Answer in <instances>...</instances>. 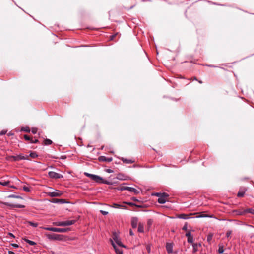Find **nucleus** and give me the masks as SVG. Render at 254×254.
I'll use <instances>...</instances> for the list:
<instances>
[{"label": "nucleus", "mask_w": 254, "mask_h": 254, "mask_svg": "<svg viewBox=\"0 0 254 254\" xmlns=\"http://www.w3.org/2000/svg\"><path fill=\"white\" fill-rule=\"evenodd\" d=\"M76 222V220H66L64 221H60L55 223L56 225L58 226H70L74 224Z\"/></svg>", "instance_id": "1"}, {"label": "nucleus", "mask_w": 254, "mask_h": 254, "mask_svg": "<svg viewBox=\"0 0 254 254\" xmlns=\"http://www.w3.org/2000/svg\"><path fill=\"white\" fill-rule=\"evenodd\" d=\"M118 190H120L121 191L127 190L131 192H133L135 194H137L139 193V191L136 190V189L130 187H127V186H121L118 189Z\"/></svg>", "instance_id": "2"}, {"label": "nucleus", "mask_w": 254, "mask_h": 254, "mask_svg": "<svg viewBox=\"0 0 254 254\" xmlns=\"http://www.w3.org/2000/svg\"><path fill=\"white\" fill-rule=\"evenodd\" d=\"M45 229L56 232L65 233L69 230V228H61L56 227H46Z\"/></svg>", "instance_id": "3"}, {"label": "nucleus", "mask_w": 254, "mask_h": 254, "mask_svg": "<svg viewBox=\"0 0 254 254\" xmlns=\"http://www.w3.org/2000/svg\"><path fill=\"white\" fill-rule=\"evenodd\" d=\"M84 175L97 183L103 180V178L97 175L92 174L87 172H85Z\"/></svg>", "instance_id": "4"}, {"label": "nucleus", "mask_w": 254, "mask_h": 254, "mask_svg": "<svg viewBox=\"0 0 254 254\" xmlns=\"http://www.w3.org/2000/svg\"><path fill=\"white\" fill-rule=\"evenodd\" d=\"M63 236L55 233H50L47 234V237L50 240H61L62 239Z\"/></svg>", "instance_id": "5"}, {"label": "nucleus", "mask_w": 254, "mask_h": 254, "mask_svg": "<svg viewBox=\"0 0 254 254\" xmlns=\"http://www.w3.org/2000/svg\"><path fill=\"white\" fill-rule=\"evenodd\" d=\"M9 157L10 158H12L14 161H17L20 160H29L28 156H24L21 155H18L17 156H10Z\"/></svg>", "instance_id": "6"}, {"label": "nucleus", "mask_w": 254, "mask_h": 254, "mask_svg": "<svg viewBox=\"0 0 254 254\" xmlns=\"http://www.w3.org/2000/svg\"><path fill=\"white\" fill-rule=\"evenodd\" d=\"M0 204H4L7 206H9L11 208H23L25 206L21 204H14L8 202H0Z\"/></svg>", "instance_id": "7"}, {"label": "nucleus", "mask_w": 254, "mask_h": 254, "mask_svg": "<svg viewBox=\"0 0 254 254\" xmlns=\"http://www.w3.org/2000/svg\"><path fill=\"white\" fill-rule=\"evenodd\" d=\"M48 175L49 177L52 179H60L63 177L62 175L54 171H50L48 173Z\"/></svg>", "instance_id": "8"}, {"label": "nucleus", "mask_w": 254, "mask_h": 254, "mask_svg": "<svg viewBox=\"0 0 254 254\" xmlns=\"http://www.w3.org/2000/svg\"><path fill=\"white\" fill-rule=\"evenodd\" d=\"M113 239L115 241L117 245L122 247H125V246L122 244V242L118 238V235L116 232L113 233L112 236Z\"/></svg>", "instance_id": "9"}, {"label": "nucleus", "mask_w": 254, "mask_h": 254, "mask_svg": "<svg viewBox=\"0 0 254 254\" xmlns=\"http://www.w3.org/2000/svg\"><path fill=\"white\" fill-rule=\"evenodd\" d=\"M47 195L49 196H50L51 197H57V196H60L62 193L61 191L59 190H56V191L53 192H48L47 193Z\"/></svg>", "instance_id": "10"}, {"label": "nucleus", "mask_w": 254, "mask_h": 254, "mask_svg": "<svg viewBox=\"0 0 254 254\" xmlns=\"http://www.w3.org/2000/svg\"><path fill=\"white\" fill-rule=\"evenodd\" d=\"M51 202L54 203L64 204L68 203L65 199L53 198L50 200Z\"/></svg>", "instance_id": "11"}, {"label": "nucleus", "mask_w": 254, "mask_h": 254, "mask_svg": "<svg viewBox=\"0 0 254 254\" xmlns=\"http://www.w3.org/2000/svg\"><path fill=\"white\" fill-rule=\"evenodd\" d=\"M98 160L100 162H111L113 160L112 157H108L107 158L104 156H99L98 158Z\"/></svg>", "instance_id": "12"}, {"label": "nucleus", "mask_w": 254, "mask_h": 254, "mask_svg": "<svg viewBox=\"0 0 254 254\" xmlns=\"http://www.w3.org/2000/svg\"><path fill=\"white\" fill-rule=\"evenodd\" d=\"M138 225V218L136 217H132L131 220V225L133 228H136Z\"/></svg>", "instance_id": "13"}, {"label": "nucleus", "mask_w": 254, "mask_h": 254, "mask_svg": "<svg viewBox=\"0 0 254 254\" xmlns=\"http://www.w3.org/2000/svg\"><path fill=\"white\" fill-rule=\"evenodd\" d=\"M246 190H247V189L246 188L241 187L239 191L237 193V196L239 197H241L244 196V194Z\"/></svg>", "instance_id": "14"}, {"label": "nucleus", "mask_w": 254, "mask_h": 254, "mask_svg": "<svg viewBox=\"0 0 254 254\" xmlns=\"http://www.w3.org/2000/svg\"><path fill=\"white\" fill-rule=\"evenodd\" d=\"M173 244L167 243L166 244V248L168 253L170 254L173 252Z\"/></svg>", "instance_id": "15"}, {"label": "nucleus", "mask_w": 254, "mask_h": 254, "mask_svg": "<svg viewBox=\"0 0 254 254\" xmlns=\"http://www.w3.org/2000/svg\"><path fill=\"white\" fill-rule=\"evenodd\" d=\"M190 215H191V214H187L183 213V214H179L177 216V217L178 218H180V219L186 220V219H188L190 218Z\"/></svg>", "instance_id": "16"}, {"label": "nucleus", "mask_w": 254, "mask_h": 254, "mask_svg": "<svg viewBox=\"0 0 254 254\" xmlns=\"http://www.w3.org/2000/svg\"><path fill=\"white\" fill-rule=\"evenodd\" d=\"M111 242L112 245L114 247L117 254H123L122 250L117 248L115 244L112 240H111Z\"/></svg>", "instance_id": "17"}, {"label": "nucleus", "mask_w": 254, "mask_h": 254, "mask_svg": "<svg viewBox=\"0 0 254 254\" xmlns=\"http://www.w3.org/2000/svg\"><path fill=\"white\" fill-rule=\"evenodd\" d=\"M233 212L238 215H242L245 214L244 209L234 210Z\"/></svg>", "instance_id": "18"}, {"label": "nucleus", "mask_w": 254, "mask_h": 254, "mask_svg": "<svg viewBox=\"0 0 254 254\" xmlns=\"http://www.w3.org/2000/svg\"><path fill=\"white\" fill-rule=\"evenodd\" d=\"M112 207L115 208H124L126 209V207L125 206L118 204V203H113Z\"/></svg>", "instance_id": "19"}, {"label": "nucleus", "mask_w": 254, "mask_h": 254, "mask_svg": "<svg viewBox=\"0 0 254 254\" xmlns=\"http://www.w3.org/2000/svg\"><path fill=\"white\" fill-rule=\"evenodd\" d=\"M121 159L125 163L129 164V163H132L134 162V161H133V160H132L131 159H126V158H125L123 157L121 158Z\"/></svg>", "instance_id": "20"}, {"label": "nucleus", "mask_w": 254, "mask_h": 254, "mask_svg": "<svg viewBox=\"0 0 254 254\" xmlns=\"http://www.w3.org/2000/svg\"><path fill=\"white\" fill-rule=\"evenodd\" d=\"M138 232L139 233H143L144 232V226H143V224L141 223H139L138 224Z\"/></svg>", "instance_id": "21"}, {"label": "nucleus", "mask_w": 254, "mask_h": 254, "mask_svg": "<svg viewBox=\"0 0 254 254\" xmlns=\"http://www.w3.org/2000/svg\"><path fill=\"white\" fill-rule=\"evenodd\" d=\"M153 223V220L151 219H148L147 222V229L149 231L150 228H151L152 224Z\"/></svg>", "instance_id": "22"}, {"label": "nucleus", "mask_w": 254, "mask_h": 254, "mask_svg": "<svg viewBox=\"0 0 254 254\" xmlns=\"http://www.w3.org/2000/svg\"><path fill=\"white\" fill-rule=\"evenodd\" d=\"M7 197L9 198H17V199H23L22 197L19 196V195H15V194H10V195L7 196Z\"/></svg>", "instance_id": "23"}, {"label": "nucleus", "mask_w": 254, "mask_h": 254, "mask_svg": "<svg viewBox=\"0 0 254 254\" xmlns=\"http://www.w3.org/2000/svg\"><path fill=\"white\" fill-rule=\"evenodd\" d=\"M157 201L160 204H164L166 202V199L160 196L158 198Z\"/></svg>", "instance_id": "24"}, {"label": "nucleus", "mask_w": 254, "mask_h": 254, "mask_svg": "<svg viewBox=\"0 0 254 254\" xmlns=\"http://www.w3.org/2000/svg\"><path fill=\"white\" fill-rule=\"evenodd\" d=\"M24 240L31 246H34L36 244L35 242L26 238L24 239Z\"/></svg>", "instance_id": "25"}, {"label": "nucleus", "mask_w": 254, "mask_h": 254, "mask_svg": "<svg viewBox=\"0 0 254 254\" xmlns=\"http://www.w3.org/2000/svg\"><path fill=\"white\" fill-rule=\"evenodd\" d=\"M198 244L197 243L193 244V245H192V247H193L192 252L193 253H196L198 251Z\"/></svg>", "instance_id": "26"}, {"label": "nucleus", "mask_w": 254, "mask_h": 254, "mask_svg": "<svg viewBox=\"0 0 254 254\" xmlns=\"http://www.w3.org/2000/svg\"><path fill=\"white\" fill-rule=\"evenodd\" d=\"M245 214L249 213L254 215V209L252 208H248L246 209H244Z\"/></svg>", "instance_id": "27"}, {"label": "nucleus", "mask_w": 254, "mask_h": 254, "mask_svg": "<svg viewBox=\"0 0 254 254\" xmlns=\"http://www.w3.org/2000/svg\"><path fill=\"white\" fill-rule=\"evenodd\" d=\"M218 247H219V249H218V252L219 254H223V252L224 251L223 246L222 245L219 244L218 245Z\"/></svg>", "instance_id": "28"}, {"label": "nucleus", "mask_w": 254, "mask_h": 254, "mask_svg": "<svg viewBox=\"0 0 254 254\" xmlns=\"http://www.w3.org/2000/svg\"><path fill=\"white\" fill-rule=\"evenodd\" d=\"M126 204L129 205V206H134L138 208H141L142 206L141 205H137L135 203L130 202H125Z\"/></svg>", "instance_id": "29"}, {"label": "nucleus", "mask_w": 254, "mask_h": 254, "mask_svg": "<svg viewBox=\"0 0 254 254\" xmlns=\"http://www.w3.org/2000/svg\"><path fill=\"white\" fill-rule=\"evenodd\" d=\"M117 178L120 180H126V178H125V177L124 176V175L122 174H120V173H119L117 175Z\"/></svg>", "instance_id": "30"}, {"label": "nucleus", "mask_w": 254, "mask_h": 254, "mask_svg": "<svg viewBox=\"0 0 254 254\" xmlns=\"http://www.w3.org/2000/svg\"><path fill=\"white\" fill-rule=\"evenodd\" d=\"M10 181H0V185L3 186H8L10 184Z\"/></svg>", "instance_id": "31"}, {"label": "nucleus", "mask_w": 254, "mask_h": 254, "mask_svg": "<svg viewBox=\"0 0 254 254\" xmlns=\"http://www.w3.org/2000/svg\"><path fill=\"white\" fill-rule=\"evenodd\" d=\"M52 143V141L49 139H46L44 140V144L45 145H50Z\"/></svg>", "instance_id": "32"}, {"label": "nucleus", "mask_w": 254, "mask_h": 254, "mask_svg": "<svg viewBox=\"0 0 254 254\" xmlns=\"http://www.w3.org/2000/svg\"><path fill=\"white\" fill-rule=\"evenodd\" d=\"M29 156L32 158H35L38 157V155L35 152L31 151L29 154Z\"/></svg>", "instance_id": "33"}, {"label": "nucleus", "mask_w": 254, "mask_h": 254, "mask_svg": "<svg viewBox=\"0 0 254 254\" xmlns=\"http://www.w3.org/2000/svg\"><path fill=\"white\" fill-rule=\"evenodd\" d=\"M99 183H102L106 185H110L111 183L109 181L104 180L103 179L102 180H101Z\"/></svg>", "instance_id": "34"}, {"label": "nucleus", "mask_w": 254, "mask_h": 254, "mask_svg": "<svg viewBox=\"0 0 254 254\" xmlns=\"http://www.w3.org/2000/svg\"><path fill=\"white\" fill-rule=\"evenodd\" d=\"M21 130L24 132H29L30 130L28 127H25L21 129Z\"/></svg>", "instance_id": "35"}, {"label": "nucleus", "mask_w": 254, "mask_h": 254, "mask_svg": "<svg viewBox=\"0 0 254 254\" xmlns=\"http://www.w3.org/2000/svg\"><path fill=\"white\" fill-rule=\"evenodd\" d=\"M29 224L31 226H32L33 227H37L38 226V223H35L33 222H29Z\"/></svg>", "instance_id": "36"}, {"label": "nucleus", "mask_w": 254, "mask_h": 254, "mask_svg": "<svg viewBox=\"0 0 254 254\" xmlns=\"http://www.w3.org/2000/svg\"><path fill=\"white\" fill-rule=\"evenodd\" d=\"M23 190L25 191V192H30L31 191L30 188L26 186H23Z\"/></svg>", "instance_id": "37"}, {"label": "nucleus", "mask_w": 254, "mask_h": 254, "mask_svg": "<svg viewBox=\"0 0 254 254\" xmlns=\"http://www.w3.org/2000/svg\"><path fill=\"white\" fill-rule=\"evenodd\" d=\"M24 138L27 141H30L31 142L32 140V138L26 134L24 135Z\"/></svg>", "instance_id": "38"}, {"label": "nucleus", "mask_w": 254, "mask_h": 254, "mask_svg": "<svg viewBox=\"0 0 254 254\" xmlns=\"http://www.w3.org/2000/svg\"><path fill=\"white\" fill-rule=\"evenodd\" d=\"M187 241H188V242L189 243H192L193 242V236L188 237Z\"/></svg>", "instance_id": "39"}, {"label": "nucleus", "mask_w": 254, "mask_h": 254, "mask_svg": "<svg viewBox=\"0 0 254 254\" xmlns=\"http://www.w3.org/2000/svg\"><path fill=\"white\" fill-rule=\"evenodd\" d=\"M161 196L166 199L169 196V195L166 192L161 193Z\"/></svg>", "instance_id": "40"}, {"label": "nucleus", "mask_w": 254, "mask_h": 254, "mask_svg": "<svg viewBox=\"0 0 254 254\" xmlns=\"http://www.w3.org/2000/svg\"><path fill=\"white\" fill-rule=\"evenodd\" d=\"M187 228H188V224L187 222H186L182 228V230L184 231H186L187 230Z\"/></svg>", "instance_id": "41"}, {"label": "nucleus", "mask_w": 254, "mask_h": 254, "mask_svg": "<svg viewBox=\"0 0 254 254\" xmlns=\"http://www.w3.org/2000/svg\"><path fill=\"white\" fill-rule=\"evenodd\" d=\"M146 250L148 253L151 252V246L150 245H147L146 247Z\"/></svg>", "instance_id": "42"}, {"label": "nucleus", "mask_w": 254, "mask_h": 254, "mask_svg": "<svg viewBox=\"0 0 254 254\" xmlns=\"http://www.w3.org/2000/svg\"><path fill=\"white\" fill-rule=\"evenodd\" d=\"M37 128H32V129H31V132L35 134L37 133Z\"/></svg>", "instance_id": "43"}, {"label": "nucleus", "mask_w": 254, "mask_h": 254, "mask_svg": "<svg viewBox=\"0 0 254 254\" xmlns=\"http://www.w3.org/2000/svg\"><path fill=\"white\" fill-rule=\"evenodd\" d=\"M232 233V231L231 230L228 231L226 233V237L227 238L231 236Z\"/></svg>", "instance_id": "44"}, {"label": "nucleus", "mask_w": 254, "mask_h": 254, "mask_svg": "<svg viewBox=\"0 0 254 254\" xmlns=\"http://www.w3.org/2000/svg\"><path fill=\"white\" fill-rule=\"evenodd\" d=\"M100 213L103 215H106L108 214V212L107 211L104 210H100Z\"/></svg>", "instance_id": "45"}, {"label": "nucleus", "mask_w": 254, "mask_h": 254, "mask_svg": "<svg viewBox=\"0 0 254 254\" xmlns=\"http://www.w3.org/2000/svg\"><path fill=\"white\" fill-rule=\"evenodd\" d=\"M185 235L187 238L192 236L190 231H188L186 233Z\"/></svg>", "instance_id": "46"}, {"label": "nucleus", "mask_w": 254, "mask_h": 254, "mask_svg": "<svg viewBox=\"0 0 254 254\" xmlns=\"http://www.w3.org/2000/svg\"><path fill=\"white\" fill-rule=\"evenodd\" d=\"M118 34V33H116V34H114V35H112L110 36V39L111 40H114L115 37L116 36V35Z\"/></svg>", "instance_id": "47"}, {"label": "nucleus", "mask_w": 254, "mask_h": 254, "mask_svg": "<svg viewBox=\"0 0 254 254\" xmlns=\"http://www.w3.org/2000/svg\"><path fill=\"white\" fill-rule=\"evenodd\" d=\"M39 142V140L37 139H35V140H33L32 139V140L31 141V143H37Z\"/></svg>", "instance_id": "48"}, {"label": "nucleus", "mask_w": 254, "mask_h": 254, "mask_svg": "<svg viewBox=\"0 0 254 254\" xmlns=\"http://www.w3.org/2000/svg\"><path fill=\"white\" fill-rule=\"evenodd\" d=\"M105 171L108 173H111L114 172L113 170H111L110 169H107L105 170Z\"/></svg>", "instance_id": "49"}, {"label": "nucleus", "mask_w": 254, "mask_h": 254, "mask_svg": "<svg viewBox=\"0 0 254 254\" xmlns=\"http://www.w3.org/2000/svg\"><path fill=\"white\" fill-rule=\"evenodd\" d=\"M7 132V131L6 130H2L0 132V135H3L4 134H6V133Z\"/></svg>", "instance_id": "50"}, {"label": "nucleus", "mask_w": 254, "mask_h": 254, "mask_svg": "<svg viewBox=\"0 0 254 254\" xmlns=\"http://www.w3.org/2000/svg\"><path fill=\"white\" fill-rule=\"evenodd\" d=\"M11 246L13 247L14 248H17L19 247V245L15 243H12L11 244Z\"/></svg>", "instance_id": "51"}, {"label": "nucleus", "mask_w": 254, "mask_h": 254, "mask_svg": "<svg viewBox=\"0 0 254 254\" xmlns=\"http://www.w3.org/2000/svg\"><path fill=\"white\" fill-rule=\"evenodd\" d=\"M161 192H156L154 195L155 196H158L159 198L161 196Z\"/></svg>", "instance_id": "52"}, {"label": "nucleus", "mask_w": 254, "mask_h": 254, "mask_svg": "<svg viewBox=\"0 0 254 254\" xmlns=\"http://www.w3.org/2000/svg\"><path fill=\"white\" fill-rule=\"evenodd\" d=\"M8 235L13 238H15V236L11 232H9Z\"/></svg>", "instance_id": "53"}, {"label": "nucleus", "mask_w": 254, "mask_h": 254, "mask_svg": "<svg viewBox=\"0 0 254 254\" xmlns=\"http://www.w3.org/2000/svg\"><path fill=\"white\" fill-rule=\"evenodd\" d=\"M206 65L207 66H208V67H217V66H216L215 65H212V64H206Z\"/></svg>", "instance_id": "54"}, {"label": "nucleus", "mask_w": 254, "mask_h": 254, "mask_svg": "<svg viewBox=\"0 0 254 254\" xmlns=\"http://www.w3.org/2000/svg\"><path fill=\"white\" fill-rule=\"evenodd\" d=\"M131 199L134 201H138V200L137 199V198L136 197H133L131 198Z\"/></svg>", "instance_id": "55"}, {"label": "nucleus", "mask_w": 254, "mask_h": 254, "mask_svg": "<svg viewBox=\"0 0 254 254\" xmlns=\"http://www.w3.org/2000/svg\"><path fill=\"white\" fill-rule=\"evenodd\" d=\"M129 234H130V235H131V236H133V235H134V233H133V232L132 230H131V229H130V231H129Z\"/></svg>", "instance_id": "56"}, {"label": "nucleus", "mask_w": 254, "mask_h": 254, "mask_svg": "<svg viewBox=\"0 0 254 254\" xmlns=\"http://www.w3.org/2000/svg\"><path fill=\"white\" fill-rule=\"evenodd\" d=\"M8 254H15V253L11 251H8Z\"/></svg>", "instance_id": "57"}, {"label": "nucleus", "mask_w": 254, "mask_h": 254, "mask_svg": "<svg viewBox=\"0 0 254 254\" xmlns=\"http://www.w3.org/2000/svg\"><path fill=\"white\" fill-rule=\"evenodd\" d=\"M10 188H14V189H16V187H15V186H13V185H12V186H10Z\"/></svg>", "instance_id": "58"}, {"label": "nucleus", "mask_w": 254, "mask_h": 254, "mask_svg": "<svg viewBox=\"0 0 254 254\" xmlns=\"http://www.w3.org/2000/svg\"><path fill=\"white\" fill-rule=\"evenodd\" d=\"M211 236H209V237H208L207 238V240H208V241H209V240H211Z\"/></svg>", "instance_id": "59"}, {"label": "nucleus", "mask_w": 254, "mask_h": 254, "mask_svg": "<svg viewBox=\"0 0 254 254\" xmlns=\"http://www.w3.org/2000/svg\"><path fill=\"white\" fill-rule=\"evenodd\" d=\"M66 158V157H65V156H62V157H61V159H64V158Z\"/></svg>", "instance_id": "60"}, {"label": "nucleus", "mask_w": 254, "mask_h": 254, "mask_svg": "<svg viewBox=\"0 0 254 254\" xmlns=\"http://www.w3.org/2000/svg\"><path fill=\"white\" fill-rule=\"evenodd\" d=\"M12 134H12V133H9L8 134V135H9V136H10V135H12Z\"/></svg>", "instance_id": "61"}, {"label": "nucleus", "mask_w": 254, "mask_h": 254, "mask_svg": "<svg viewBox=\"0 0 254 254\" xmlns=\"http://www.w3.org/2000/svg\"><path fill=\"white\" fill-rule=\"evenodd\" d=\"M198 82H199V83H202V82L201 81H199Z\"/></svg>", "instance_id": "62"}, {"label": "nucleus", "mask_w": 254, "mask_h": 254, "mask_svg": "<svg viewBox=\"0 0 254 254\" xmlns=\"http://www.w3.org/2000/svg\"><path fill=\"white\" fill-rule=\"evenodd\" d=\"M226 254V253H224V254Z\"/></svg>", "instance_id": "63"}]
</instances>
